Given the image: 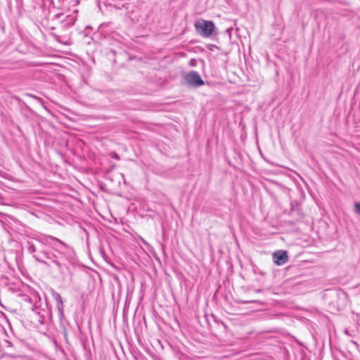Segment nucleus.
<instances>
[{"mask_svg": "<svg viewBox=\"0 0 360 360\" xmlns=\"http://www.w3.org/2000/svg\"><path fill=\"white\" fill-rule=\"evenodd\" d=\"M43 243L49 245L51 250H44L42 255L47 261L41 259L34 256L36 259L48 266L51 264L56 266L58 269L60 271L66 262L70 261L73 255L74 250L65 243L53 236H48L43 239Z\"/></svg>", "mask_w": 360, "mask_h": 360, "instance_id": "1", "label": "nucleus"}, {"mask_svg": "<svg viewBox=\"0 0 360 360\" xmlns=\"http://www.w3.org/2000/svg\"><path fill=\"white\" fill-rule=\"evenodd\" d=\"M196 32L203 37H210L214 31V24L212 21L201 20L195 22Z\"/></svg>", "mask_w": 360, "mask_h": 360, "instance_id": "2", "label": "nucleus"}, {"mask_svg": "<svg viewBox=\"0 0 360 360\" xmlns=\"http://www.w3.org/2000/svg\"><path fill=\"white\" fill-rule=\"evenodd\" d=\"M184 79L188 84L193 87H199L204 84V81L200 75L195 71H191L186 74Z\"/></svg>", "mask_w": 360, "mask_h": 360, "instance_id": "3", "label": "nucleus"}, {"mask_svg": "<svg viewBox=\"0 0 360 360\" xmlns=\"http://www.w3.org/2000/svg\"><path fill=\"white\" fill-rule=\"evenodd\" d=\"M273 259L276 264L278 266L283 265L288 260L286 251L279 250L273 254Z\"/></svg>", "mask_w": 360, "mask_h": 360, "instance_id": "4", "label": "nucleus"}, {"mask_svg": "<svg viewBox=\"0 0 360 360\" xmlns=\"http://www.w3.org/2000/svg\"><path fill=\"white\" fill-rule=\"evenodd\" d=\"M53 297L54 300L56 301V307L59 311V313L62 315L63 310V302L60 295L58 292H54L53 293Z\"/></svg>", "mask_w": 360, "mask_h": 360, "instance_id": "5", "label": "nucleus"}, {"mask_svg": "<svg viewBox=\"0 0 360 360\" xmlns=\"http://www.w3.org/2000/svg\"><path fill=\"white\" fill-rule=\"evenodd\" d=\"M354 211L356 214L360 215V202H356L354 204Z\"/></svg>", "mask_w": 360, "mask_h": 360, "instance_id": "6", "label": "nucleus"}, {"mask_svg": "<svg viewBox=\"0 0 360 360\" xmlns=\"http://www.w3.org/2000/svg\"><path fill=\"white\" fill-rule=\"evenodd\" d=\"M112 157L113 158L116 159V160H120V157H119V155H118L117 153H113V155H112Z\"/></svg>", "mask_w": 360, "mask_h": 360, "instance_id": "7", "label": "nucleus"}]
</instances>
